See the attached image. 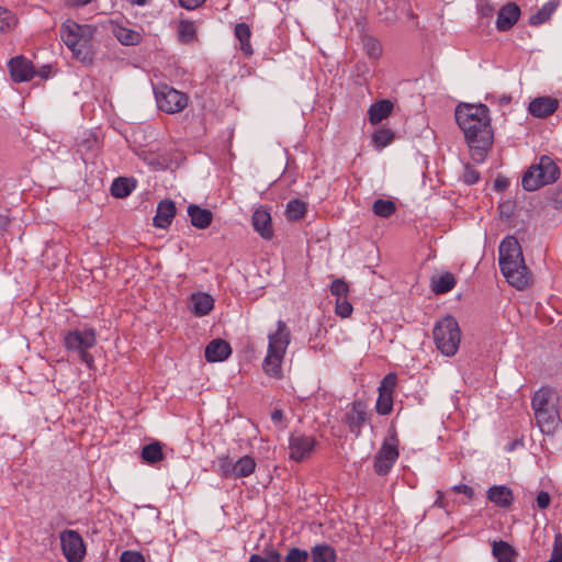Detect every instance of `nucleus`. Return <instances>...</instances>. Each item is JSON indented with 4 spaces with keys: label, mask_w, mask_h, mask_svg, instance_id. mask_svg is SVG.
Instances as JSON below:
<instances>
[{
    "label": "nucleus",
    "mask_w": 562,
    "mask_h": 562,
    "mask_svg": "<svg viewBox=\"0 0 562 562\" xmlns=\"http://www.w3.org/2000/svg\"><path fill=\"white\" fill-rule=\"evenodd\" d=\"M536 502H537V506H538L540 509H546V508H548V507H549V505H550L551 497H550V495H549V493H548V492L541 491V492L537 495Z\"/></svg>",
    "instance_id": "nucleus-49"
},
{
    "label": "nucleus",
    "mask_w": 562,
    "mask_h": 562,
    "mask_svg": "<svg viewBox=\"0 0 562 562\" xmlns=\"http://www.w3.org/2000/svg\"><path fill=\"white\" fill-rule=\"evenodd\" d=\"M306 213V204L299 200L294 199L289 201L286 204V216L291 221L301 220Z\"/></svg>",
    "instance_id": "nucleus-36"
},
{
    "label": "nucleus",
    "mask_w": 562,
    "mask_h": 562,
    "mask_svg": "<svg viewBox=\"0 0 562 562\" xmlns=\"http://www.w3.org/2000/svg\"><path fill=\"white\" fill-rule=\"evenodd\" d=\"M234 463L228 456H221L216 458L215 464H216V472L222 476L226 479H233L234 476Z\"/></svg>",
    "instance_id": "nucleus-37"
},
{
    "label": "nucleus",
    "mask_w": 562,
    "mask_h": 562,
    "mask_svg": "<svg viewBox=\"0 0 562 562\" xmlns=\"http://www.w3.org/2000/svg\"><path fill=\"white\" fill-rule=\"evenodd\" d=\"M373 213L380 217H390L396 211V205L391 200L379 199L373 203Z\"/></svg>",
    "instance_id": "nucleus-39"
},
{
    "label": "nucleus",
    "mask_w": 562,
    "mask_h": 562,
    "mask_svg": "<svg viewBox=\"0 0 562 562\" xmlns=\"http://www.w3.org/2000/svg\"><path fill=\"white\" fill-rule=\"evenodd\" d=\"M180 5L187 10H194L202 5L205 0H178Z\"/></svg>",
    "instance_id": "nucleus-51"
},
{
    "label": "nucleus",
    "mask_w": 562,
    "mask_h": 562,
    "mask_svg": "<svg viewBox=\"0 0 562 562\" xmlns=\"http://www.w3.org/2000/svg\"><path fill=\"white\" fill-rule=\"evenodd\" d=\"M121 562H145V558L140 552L126 550L122 552Z\"/></svg>",
    "instance_id": "nucleus-47"
},
{
    "label": "nucleus",
    "mask_w": 562,
    "mask_h": 562,
    "mask_svg": "<svg viewBox=\"0 0 562 562\" xmlns=\"http://www.w3.org/2000/svg\"><path fill=\"white\" fill-rule=\"evenodd\" d=\"M140 457L147 464L154 465L164 459L162 447L159 441H154L143 447Z\"/></svg>",
    "instance_id": "nucleus-28"
},
{
    "label": "nucleus",
    "mask_w": 562,
    "mask_h": 562,
    "mask_svg": "<svg viewBox=\"0 0 562 562\" xmlns=\"http://www.w3.org/2000/svg\"><path fill=\"white\" fill-rule=\"evenodd\" d=\"M456 121L476 161H483L492 146L493 132L490 110L485 104L461 103L456 108Z\"/></svg>",
    "instance_id": "nucleus-1"
},
{
    "label": "nucleus",
    "mask_w": 562,
    "mask_h": 562,
    "mask_svg": "<svg viewBox=\"0 0 562 562\" xmlns=\"http://www.w3.org/2000/svg\"><path fill=\"white\" fill-rule=\"evenodd\" d=\"M557 9V3L554 1L546 2L541 9H539L535 14L529 18L530 25H540L547 22L552 13Z\"/></svg>",
    "instance_id": "nucleus-32"
},
{
    "label": "nucleus",
    "mask_w": 562,
    "mask_h": 562,
    "mask_svg": "<svg viewBox=\"0 0 562 562\" xmlns=\"http://www.w3.org/2000/svg\"><path fill=\"white\" fill-rule=\"evenodd\" d=\"M370 414L361 402L352 403L351 408L345 414L344 422L348 426L350 432L357 437L360 435L362 427L369 420Z\"/></svg>",
    "instance_id": "nucleus-13"
},
{
    "label": "nucleus",
    "mask_w": 562,
    "mask_h": 562,
    "mask_svg": "<svg viewBox=\"0 0 562 562\" xmlns=\"http://www.w3.org/2000/svg\"><path fill=\"white\" fill-rule=\"evenodd\" d=\"M178 31L179 38L182 43H191L196 38V27L192 21L181 20Z\"/></svg>",
    "instance_id": "nucleus-38"
},
{
    "label": "nucleus",
    "mask_w": 562,
    "mask_h": 562,
    "mask_svg": "<svg viewBox=\"0 0 562 562\" xmlns=\"http://www.w3.org/2000/svg\"><path fill=\"white\" fill-rule=\"evenodd\" d=\"M10 75L13 81L24 82L31 80L35 71L32 63L23 56H18L9 61Z\"/></svg>",
    "instance_id": "nucleus-15"
},
{
    "label": "nucleus",
    "mask_w": 562,
    "mask_h": 562,
    "mask_svg": "<svg viewBox=\"0 0 562 562\" xmlns=\"http://www.w3.org/2000/svg\"><path fill=\"white\" fill-rule=\"evenodd\" d=\"M177 209L171 200H162L158 203L154 225L159 228H167L176 215Z\"/></svg>",
    "instance_id": "nucleus-20"
},
{
    "label": "nucleus",
    "mask_w": 562,
    "mask_h": 562,
    "mask_svg": "<svg viewBox=\"0 0 562 562\" xmlns=\"http://www.w3.org/2000/svg\"><path fill=\"white\" fill-rule=\"evenodd\" d=\"M531 406L542 434H553L560 423L559 397L550 387L539 389L532 396Z\"/></svg>",
    "instance_id": "nucleus-4"
},
{
    "label": "nucleus",
    "mask_w": 562,
    "mask_h": 562,
    "mask_svg": "<svg viewBox=\"0 0 562 562\" xmlns=\"http://www.w3.org/2000/svg\"><path fill=\"white\" fill-rule=\"evenodd\" d=\"M499 268L507 282L521 290L529 283L521 247L514 236L505 237L498 248Z\"/></svg>",
    "instance_id": "nucleus-2"
},
{
    "label": "nucleus",
    "mask_w": 562,
    "mask_h": 562,
    "mask_svg": "<svg viewBox=\"0 0 562 562\" xmlns=\"http://www.w3.org/2000/svg\"><path fill=\"white\" fill-rule=\"evenodd\" d=\"M232 353L228 342L223 339H214L205 347L204 356L209 362L224 361Z\"/></svg>",
    "instance_id": "nucleus-19"
},
{
    "label": "nucleus",
    "mask_w": 562,
    "mask_h": 562,
    "mask_svg": "<svg viewBox=\"0 0 562 562\" xmlns=\"http://www.w3.org/2000/svg\"><path fill=\"white\" fill-rule=\"evenodd\" d=\"M267 355L262 361L265 373L274 379L282 378V363L291 342V331L285 322L278 321L277 329L268 335Z\"/></svg>",
    "instance_id": "nucleus-3"
},
{
    "label": "nucleus",
    "mask_w": 562,
    "mask_h": 562,
    "mask_svg": "<svg viewBox=\"0 0 562 562\" xmlns=\"http://www.w3.org/2000/svg\"><path fill=\"white\" fill-rule=\"evenodd\" d=\"M188 215L190 216L191 224L199 229L209 227L213 220V214L210 210L202 209L195 204L188 206Z\"/></svg>",
    "instance_id": "nucleus-23"
},
{
    "label": "nucleus",
    "mask_w": 562,
    "mask_h": 562,
    "mask_svg": "<svg viewBox=\"0 0 562 562\" xmlns=\"http://www.w3.org/2000/svg\"><path fill=\"white\" fill-rule=\"evenodd\" d=\"M364 49L370 58L378 59L382 55V46L380 42L373 37L363 40Z\"/></svg>",
    "instance_id": "nucleus-42"
},
{
    "label": "nucleus",
    "mask_w": 562,
    "mask_h": 562,
    "mask_svg": "<svg viewBox=\"0 0 562 562\" xmlns=\"http://www.w3.org/2000/svg\"><path fill=\"white\" fill-rule=\"evenodd\" d=\"M452 490L456 492V493H459V494H463L465 495L468 498H472L474 496V491L471 486L469 485H465V484H459V485H454L452 487Z\"/></svg>",
    "instance_id": "nucleus-50"
},
{
    "label": "nucleus",
    "mask_w": 562,
    "mask_h": 562,
    "mask_svg": "<svg viewBox=\"0 0 562 562\" xmlns=\"http://www.w3.org/2000/svg\"><path fill=\"white\" fill-rule=\"evenodd\" d=\"M317 441L314 437L307 435H292L289 439L290 459L295 462H302L312 456Z\"/></svg>",
    "instance_id": "nucleus-11"
},
{
    "label": "nucleus",
    "mask_w": 562,
    "mask_h": 562,
    "mask_svg": "<svg viewBox=\"0 0 562 562\" xmlns=\"http://www.w3.org/2000/svg\"><path fill=\"white\" fill-rule=\"evenodd\" d=\"M63 553L68 562H81L86 548L81 536L75 530H65L60 533Z\"/></svg>",
    "instance_id": "nucleus-10"
},
{
    "label": "nucleus",
    "mask_w": 562,
    "mask_h": 562,
    "mask_svg": "<svg viewBox=\"0 0 562 562\" xmlns=\"http://www.w3.org/2000/svg\"><path fill=\"white\" fill-rule=\"evenodd\" d=\"M126 1L134 5H144L147 3L148 0H126Z\"/></svg>",
    "instance_id": "nucleus-55"
},
{
    "label": "nucleus",
    "mask_w": 562,
    "mask_h": 562,
    "mask_svg": "<svg viewBox=\"0 0 562 562\" xmlns=\"http://www.w3.org/2000/svg\"><path fill=\"white\" fill-rule=\"evenodd\" d=\"M432 334L436 347L442 355L452 357L457 353L461 341V331L454 317L448 315L438 321Z\"/></svg>",
    "instance_id": "nucleus-6"
},
{
    "label": "nucleus",
    "mask_w": 562,
    "mask_h": 562,
    "mask_svg": "<svg viewBox=\"0 0 562 562\" xmlns=\"http://www.w3.org/2000/svg\"><path fill=\"white\" fill-rule=\"evenodd\" d=\"M248 562H282V557L279 551L271 548L265 551V555L251 554Z\"/></svg>",
    "instance_id": "nucleus-41"
},
{
    "label": "nucleus",
    "mask_w": 562,
    "mask_h": 562,
    "mask_svg": "<svg viewBox=\"0 0 562 562\" xmlns=\"http://www.w3.org/2000/svg\"><path fill=\"white\" fill-rule=\"evenodd\" d=\"M393 110V103L390 100H381L373 103L368 110V116L371 124H378L386 119Z\"/></svg>",
    "instance_id": "nucleus-24"
},
{
    "label": "nucleus",
    "mask_w": 562,
    "mask_h": 562,
    "mask_svg": "<svg viewBox=\"0 0 562 562\" xmlns=\"http://www.w3.org/2000/svg\"><path fill=\"white\" fill-rule=\"evenodd\" d=\"M235 36L239 41L240 50L247 55H252V46L250 43L251 31L248 24L237 23L234 30Z\"/></svg>",
    "instance_id": "nucleus-26"
},
{
    "label": "nucleus",
    "mask_w": 562,
    "mask_h": 562,
    "mask_svg": "<svg viewBox=\"0 0 562 562\" xmlns=\"http://www.w3.org/2000/svg\"><path fill=\"white\" fill-rule=\"evenodd\" d=\"M190 300L192 304L191 311L198 317L209 315L214 308V299L207 293H193Z\"/></svg>",
    "instance_id": "nucleus-22"
},
{
    "label": "nucleus",
    "mask_w": 562,
    "mask_h": 562,
    "mask_svg": "<svg viewBox=\"0 0 562 562\" xmlns=\"http://www.w3.org/2000/svg\"><path fill=\"white\" fill-rule=\"evenodd\" d=\"M487 499L499 508H509L515 496L513 491L506 485H494L487 490Z\"/></svg>",
    "instance_id": "nucleus-17"
},
{
    "label": "nucleus",
    "mask_w": 562,
    "mask_h": 562,
    "mask_svg": "<svg viewBox=\"0 0 562 562\" xmlns=\"http://www.w3.org/2000/svg\"><path fill=\"white\" fill-rule=\"evenodd\" d=\"M479 180H480V173L475 169H473L471 167H467L465 171L463 173V181L467 184H474Z\"/></svg>",
    "instance_id": "nucleus-48"
},
{
    "label": "nucleus",
    "mask_w": 562,
    "mask_h": 562,
    "mask_svg": "<svg viewBox=\"0 0 562 562\" xmlns=\"http://www.w3.org/2000/svg\"><path fill=\"white\" fill-rule=\"evenodd\" d=\"M559 102L551 97L536 98L529 103V112L536 117H547L552 115L558 109Z\"/></svg>",
    "instance_id": "nucleus-18"
},
{
    "label": "nucleus",
    "mask_w": 562,
    "mask_h": 562,
    "mask_svg": "<svg viewBox=\"0 0 562 562\" xmlns=\"http://www.w3.org/2000/svg\"><path fill=\"white\" fill-rule=\"evenodd\" d=\"M547 562H562V532L555 533L551 558Z\"/></svg>",
    "instance_id": "nucleus-45"
},
{
    "label": "nucleus",
    "mask_w": 562,
    "mask_h": 562,
    "mask_svg": "<svg viewBox=\"0 0 562 562\" xmlns=\"http://www.w3.org/2000/svg\"><path fill=\"white\" fill-rule=\"evenodd\" d=\"M521 184L525 190L535 191L546 186L547 183L544 180H542L541 175L537 172L536 167L531 165L524 173Z\"/></svg>",
    "instance_id": "nucleus-29"
},
{
    "label": "nucleus",
    "mask_w": 562,
    "mask_h": 562,
    "mask_svg": "<svg viewBox=\"0 0 562 562\" xmlns=\"http://www.w3.org/2000/svg\"><path fill=\"white\" fill-rule=\"evenodd\" d=\"M154 93L158 109L167 114L179 113L188 105V95L166 83L156 86Z\"/></svg>",
    "instance_id": "nucleus-8"
},
{
    "label": "nucleus",
    "mask_w": 562,
    "mask_h": 562,
    "mask_svg": "<svg viewBox=\"0 0 562 562\" xmlns=\"http://www.w3.org/2000/svg\"><path fill=\"white\" fill-rule=\"evenodd\" d=\"M97 345V333L93 328L69 330L64 336L67 351L75 352L89 368L94 364V358L89 352Z\"/></svg>",
    "instance_id": "nucleus-7"
},
{
    "label": "nucleus",
    "mask_w": 562,
    "mask_h": 562,
    "mask_svg": "<svg viewBox=\"0 0 562 562\" xmlns=\"http://www.w3.org/2000/svg\"><path fill=\"white\" fill-rule=\"evenodd\" d=\"M352 305L348 302V300L345 297V299H337L336 301V307H335V311H336V314L339 315L340 317H349L352 313Z\"/></svg>",
    "instance_id": "nucleus-46"
},
{
    "label": "nucleus",
    "mask_w": 562,
    "mask_h": 562,
    "mask_svg": "<svg viewBox=\"0 0 562 562\" xmlns=\"http://www.w3.org/2000/svg\"><path fill=\"white\" fill-rule=\"evenodd\" d=\"M496 186H497L498 188H501V187H506V183H501V181H499V180H497V181H496Z\"/></svg>",
    "instance_id": "nucleus-58"
},
{
    "label": "nucleus",
    "mask_w": 562,
    "mask_h": 562,
    "mask_svg": "<svg viewBox=\"0 0 562 562\" xmlns=\"http://www.w3.org/2000/svg\"><path fill=\"white\" fill-rule=\"evenodd\" d=\"M330 292L333 295L337 296V299H345L349 292V288L344 280L337 279L333 281Z\"/></svg>",
    "instance_id": "nucleus-43"
},
{
    "label": "nucleus",
    "mask_w": 562,
    "mask_h": 562,
    "mask_svg": "<svg viewBox=\"0 0 562 562\" xmlns=\"http://www.w3.org/2000/svg\"><path fill=\"white\" fill-rule=\"evenodd\" d=\"M436 494L437 498L435 501V506L445 509L447 507V502L445 501L443 493L441 491H437Z\"/></svg>",
    "instance_id": "nucleus-52"
},
{
    "label": "nucleus",
    "mask_w": 562,
    "mask_h": 562,
    "mask_svg": "<svg viewBox=\"0 0 562 562\" xmlns=\"http://www.w3.org/2000/svg\"><path fill=\"white\" fill-rule=\"evenodd\" d=\"M16 25V15L7 8L0 7V34L14 30Z\"/></svg>",
    "instance_id": "nucleus-34"
},
{
    "label": "nucleus",
    "mask_w": 562,
    "mask_h": 562,
    "mask_svg": "<svg viewBox=\"0 0 562 562\" xmlns=\"http://www.w3.org/2000/svg\"><path fill=\"white\" fill-rule=\"evenodd\" d=\"M251 224L254 229L263 239L270 240L273 237L271 215L265 206H260L254 211L251 216Z\"/></svg>",
    "instance_id": "nucleus-14"
},
{
    "label": "nucleus",
    "mask_w": 562,
    "mask_h": 562,
    "mask_svg": "<svg viewBox=\"0 0 562 562\" xmlns=\"http://www.w3.org/2000/svg\"><path fill=\"white\" fill-rule=\"evenodd\" d=\"M90 2H91V0H72V4L74 5H78V7L86 5V4L90 3Z\"/></svg>",
    "instance_id": "nucleus-56"
},
{
    "label": "nucleus",
    "mask_w": 562,
    "mask_h": 562,
    "mask_svg": "<svg viewBox=\"0 0 562 562\" xmlns=\"http://www.w3.org/2000/svg\"><path fill=\"white\" fill-rule=\"evenodd\" d=\"M496 186H497L498 188H501V187H506V183H501V181H499V180H497V181H496Z\"/></svg>",
    "instance_id": "nucleus-57"
},
{
    "label": "nucleus",
    "mask_w": 562,
    "mask_h": 562,
    "mask_svg": "<svg viewBox=\"0 0 562 562\" xmlns=\"http://www.w3.org/2000/svg\"><path fill=\"white\" fill-rule=\"evenodd\" d=\"M311 555L313 562H335L337 558L335 550L328 544L313 547Z\"/></svg>",
    "instance_id": "nucleus-30"
},
{
    "label": "nucleus",
    "mask_w": 562,
    "mask_h": 562,
    "mask_svg": "<svg viewBox=\"0 0 562 562\" xmlns=\"http://www.w3.org/2000/svg\"><path fill=\"white\" fill-rule=\"evenodd\" d=\"M456 285L454 277L446 272L437 278L432 279L431 286L432 291L437 294H443L451 291Z\"/></svg>",
    "instance_id": "nucleus-31"
},
{
    "label": "nucleus",
    "mask_w": 562,
    "mask_h": 562,
    "mask_svg": "<svg viewBox=\"0 0 562 562\" xmlns=\"http://www.w3.org/2000/svg\"><path fill=\"white\" fill-rule=\"evenodd\" d=\"M398 440L395 436L384 439L381 448L374 456V471L378 475H386L398 459Z\"/></svg>",
    "instance_id": "nucleus-9"
},
{
    "label": "nucleus",
    "mask_w": 562,
    "mask_h": 562,
    "mask_svg": "<svg viewBox=\"0 0 562 562\" xmlns=\"http://www.w3.org/2000/svg\"><path fill=\"white\" fill-rule=\"evenodd\" d=\"M114 34L123 45H136L140 41V34L136 31L120 26Z\"/></svg>",
    "instance_id": "nucleus-35"
},
{
    "label": "nucleus",
    "mask_w": 562,
    "mask_h": 562,
    "mask_svg": "<svg viewBox=\"0 0 562 562\" xmlns=\"http://www.w3.org/2000/svg\"><path fill=\"white\" fill-rule=\"evenodd\" d=\"M396 375L394 373L386 374L380 383L379 396L375 409L380 415H389L393 409V393L396 386Z\"/></svg>",
    "instance_id": "nucleus-12"
},
{
    "label": "nucleus",
    "mask_w": 562,
    "mask_h": 562,
    "mask_svg": "<svg viewBox=\"0 0 562 562\" xmlns=\"http://www.w3.org/2000/svg\"><path fill=\"white\" fill-rule=\"evenodd\" d=\"M95 31V26L67 20L60 26V36L77 59L87 61L91 59L92 38Z\"/></svg>",
    "instance_id": "nucleus-5"
},
{
    "label": "nucleus",
    "mask_w": 562,
    "mask_h": 562,
    "mask_svg": "<svg viewBox=\"0 0 562 562\" xmlns=\"http://www.w3.org/2000/svg\"><path fill=\"white\" fill-rule=\"evenodd\" d=\"M134 188L135 184L127 178H117L111 186V193L115 198H125L133 191Z\"/></svg>",
    "instance_id": "nucleus-33"
},
{
    "label": "nucleus",
    "mask_w": 562,
    "mask_h": 562,
    "mask_svg": "<svg viewBox=\"0 0 562 562\" xmlns=\"http://www.w3.org/2000/svg\"><path fill=\"white\" fill-rule=\"evenodd\" d=\"M492 554L497 562H515L517 552L508 542L494 540L492 542Z\"/></svg>",
    "instance_id": "nucleus-25"
},
{
    "label": "nucleus",
    "mask_w": 562,
    "mask_h": 562,
    "mask_svg": "<svg viewBox=\"0 0 562 562\" xmlns=\"http://www.w3.org/2000/svg\"><path fill=\"white\" fill-rule=\"evenodd\" d=\"M510 101H512V98H510L509 95H502V97L499 98V103H501L502 105H507V104H509V103H510Z\"/></svg>",
    "instance_id": "nucleus-54"
},
{
    "label": "nucleus",
    "mask_w": 562,
    "mask_h": 562,
    "mask_svg": "<svg viewBox=\"0 0 562 562\" xmlns=\"http://www.w3.org/2000/svg\"><path fill=\"white\" fill-rule=\"evenodd\" d=\"M283 418V412L281 409H274L271 414V419L273 423H280Z\"/></svg>",
    "instance_id": "nucleus-53"
},
{
    "label": "nucleus",
    "mask_w": 562,
    "mask_h": 562,
    "mask_svg": "<svg viewBox=\"0 0 562 562\" xmlns=\"http://www.w3.org/2000/svg\"><path fill=\"white\" fill-rule=\"evenodd\" d=\"M308 553L305 550L299 548H292L285 555L284 562H307Z\"/></svg>",
    "instance_id": "nucleus-44"
},
{
    "label": "nucleus",
    "mask_w": 562,
    "mask_h": 562,
    "mask_svg": "<svg viewBox=\"0 0 562 562\" xmlns=\"http://www.w3.org/2000/svg\"><path fill=\"white\" fill-rule=\"evenodd\" d=\"M532 166L536 167L537 172L541 175L547 184L555 182L560 176L559 167L549 156H541L539 162Z\"/></svg>",
    "instance_id": "nucleus-21"
},
{
    "label": "nucleus",
    "mask_w": 562,
    "mask_h": 562,
    "mask_svg": "<svg viewBox=\"0 0 562 562\" xmlns=\"http://www.w3.org/2000/svg\"><path fill=\"white\" fill-rule=\"evenodd\" d=\"M256 461L250 456H244L234 463L233 479H243L250 476L256 470Z\"/></svg>",
    "instance_id": "nucleus-27"
},
{
    "label": "nucleus",
    "mask_w": 562,
    "mask_h": 562,
    "mask_svg": "<svg viewBox=\"0 0 562 562\" xmlns=\"http://www.w3.org/2000/svg\"><path fill=\"white\" fill-rule=\"evenodd\" d=\"M520 16V9L516 3L504 5L497 14L496 27L501 32L510 30Z\"/></svg>",
    "instance_id": "nucleus-16"
},
{
    "label": "nucleus",
    "mask_w": 562,
    "mask_h": 562,
    "mask_svg": "<svg viewBox=\"0 0 562 562\" xmlns=\"http://www.w3.org/2000/svg\"><path fill=\"white\" fill-rule=\"evenodd\" d=\"M394 139V133L389 128H379L372 135V140L378 148H384Z\"/></svg>",
    "instance_id": "nucleus-40"
}]
</instances>
